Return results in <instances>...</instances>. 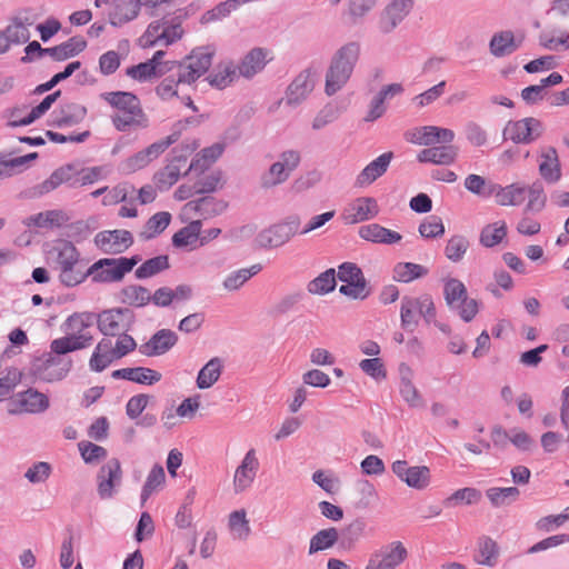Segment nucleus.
<instances>
[{
  "label": "nucleus",
  "instance_id": "f257e3e1",
  "mask_svg": "<svg viewBox=\"0 0 569 569\" xmlns=\"http://www.w3.org/2000/svg\"><path fill=\"white\" fill-rule=\"evenodd\" d=\"M360 43L349 41L332 53L325 74V93L328 97L336 94L348 83L360 59Z\"/></svg>",
  "mask_w": 569,
  "mask_h": 569
},
{
  "label": "nucleus",
  "instance_id": "f03ea898",
  "mask_svg": "<svg viewBox=\"0 0 569 569\" xmlns=\"http://www.w3.org/2000/svg\"><path fill=\"white\" fill-rule=\"evenodd\" d=\"M94 322H97V315L93 312H76L69 316L63 323L67 335L51 341V351L58 356H64L91 346L93 336L87 329Z\"/></svg>",
  "mask_w": 569,
  "mask_h": 569
},
{
  "label": "nucleus",
  "instance_id": "7ed1b4c3",
  "mask_svg": "<svg viewBox=\"0 0 569 569\" xmlns=\"http://www.w3.org/2000/svg\"><path fill=\"white\" fill-rule=\"evenodd\" d=\"M47 259L59 271V279L64 286L74 287L86 280V269L80 253L71 241H54L47 251Z\"/></svg>",
  "mask_w": 569,
  "mask_h": 569
},
{
  "label": "nucleus",
  "instance_id": "20e7f679",
  "mask_svg": "<svg viewBox=\"0 0 569 569\" xmlns=\"http://www.w3.org/2000/svg\"><path fill=\"white\" fill-rule=\"evenodd\" d=\"M100 97L118 110L112 117V123L117 130L136 131L148 127L149 120L136 94L127 91H112L101 93Z\"/></svg>",
  "mask_w": 569,
  "mask_h": 569
},
{
  "label": "nucleus",
  "instance_id": "39448f33",
  "mask_svg": "<svg viewBox=\"0 0 569 569\" xmlns=\"http://www.w3.org/2000/svg\"><path fill=\"white\" fill-rule=\"evenodd\" d=\"M141 261V257L134 254L130 258H103L86 269V279L91 277L93 282L111 283L121 281L134 266Z\"/></svg>",
  "mask_w": 569,
  "mask_h": 569
},
{
  "label": "nucleus",
  "instance_id": "423d86ee",
  "mask_svg": "<svg viewBox=\"0 0 569 569\" xmlns=\"http://www.w3.org/2000/svg\"><path fill=\"white\" fill-rule=\"evenodd\" d=\"M136 348L137 342L130 335H120L114 345L110 338H102L90 358V369L101 372L112 361L123 358Z\"/></svg>",
  "mask_w": 569,
  "mask_h": 569
},
{
  "label": "nucleus",
  "instance_id": "0eeeda50",
  "mask_svg": "<svg viewBox=\"0 0 569 569\" xmlns=\"http://www.w3.org/2000/svg\"><path fill=\"white\" fill-rule=\"evenodd\" d=\"M436 307L429 295L420 297L405 296L400 303V326L407 332H413L419 318L422 317L426 323H431L436 319Z\"/></svg>",
  "mask_w": 569,
  "mask_h": 569
},
{
  "label": "nucleus",
  "instance_id": "6e6552de",
  "mask_svg": "<svg viewBox=\"0 0 569 569\" xmlns=\"http://www.w3.org/2000/svg\"><path fill=\"white\" fill-rule=\"evenodd\" d=\"M214 49L199 47L193 49L183 60L177 61L178 82L190 84L204 74L212 64Z\"/></svg>",
  "mask_w": 569,
  "mask_h": 569
},
{
  "label": "nucleus",
  "instance_id": "1a4fd4ad",
  "mask_svg": "<svg viewBox=\"0 0 569 569\" xmlns=\"http://www.w3.org/2000/svg\"><path fill=\"white\" fill-rule=\"evenodd\" d=\"M443 296L449 308L458 310L466 322H470L479 311L478 301L468 298L467 288L459 279L450 278L445 281Z\"/></svg>",
  "mask_w": 569,
  "mask_h": 569
},
{
  "label": "nucleus",
  "instance_id": "9d476101",
  "mask_svg": "<svg viewBox=\"0 0 569 569\" xmlns=\"http://www.w3.org/2000/svg\"><path fill=\"white\" fill-rule=\"evenodd\" d=\"M72 368V360L53 353L43 355L33 360L30 372L37 379L46 382L60 381L68 376Z\"/></svg>",
  "mask_w": 569,
  "mask_h": 569
},
{
  "label": "nucleus",
  "instance_id": "9b49d317",
  "mask_svg": "<svg viewBox=\"0 0 569 569\" xmlns=\"http://www.w3.org/2000/svg\"><path fill=\"white\" fill-rule=\"evenodd\" d=\"M300 220L298 217H289L284 221L274 223L260 231L256 237V243L261 249H276L284 246L299 232Z\"/></svg>",
  "mask_w": 569,
  "mask_h": 569
},
{
  "label": "nucleus",
  "instance_id": "f8f14e48",
  "mask_svg": "<svg viewBox=\"0 0 569 569\" xmlns=\"http://www.w3.org/2000/svg\"><path fill=\"white\" fill-rule=\"evenodd\" d=\"M134 323V313L129 308L107 309L97 315V325L106 337H119L127 332Z\"/></svg>",
  "mask_w": 569,
  "mask_h": 569
},
{
  "label": "nucleus",
  "instance_id": "ddd939ff",
  "mask_svg": "<svg viewBox=\"0 0 569 569\" xmlns=\"http://www.w3.org/2000/svg\"><path fill=\"white\" fill-rule=\"evenodd\" d=\"M543 124L536 118L509 121L503 129L505 141L532 142L542 137Z\"/></svg>",
  "mask_w": 569,
  "mask_h": 569
},
{
  "label": "nucleus",
  "instance_id": "4468645a",
  "mask_svg": "<svg viewBox=\"0 0 569 569\" xmlns=\"http://www.w3.org/2000/svg\"><path fill=\"white\" fill-rule=\"evenodd\" d=\"M408 551L400 541H393L375 551L365 569H396L407 558Z\"/></svg>",
  "mask_w": 569,
  "mask_h": 569
},
{
  "label": "nucleus",
  "instance_id": "2eb2a0df",
  "mask_svg": "<svg viewBox=\"0 0 569 569\" xmlns=\"http://www.w3.org/2000/svg\"><path fill=\"white\" fill-rule=\"evenodd\" d=\"M391 470L402 482L416 490L426 489L431 481V472L427 466H409L406 460H396Z\"/></svg>",
  "mask_w": 569,
  "mask_h": 569
},
{
  "label": "nucleus",
  "instance_id": "dca6fc26",
  "mask_svg": "<svg viewBox=\"0 0 569 569\" xmlns=\"http://www.w3.org/2000/svg\"><path fill=\"white\" fill-rule=\"evenodd\" d=\"M122 482L121 463L117 458L109 459L97 475V490L101 499H110Z\"/></svg>",
  "mask_w": 569,
  "mask_h": 569
},
{
  "label": "nucleus",
  "instance_id": "f3484780",
  "mask_svg": "<svg viewBox=\"0 0 569 569\" xmlns=\"http://www.w3.org/2000/svg\"><path fill=\"white\" fill-rule=\"evenodd\" d=\"M315 76L310 68L300 71L288 86L282 101L292 108L301 104L315 89Z\"/></svg>",
  "mask_w": 569,
  "mask_h": 569
},
{
  "label": "nucleus",
  "instance_id": "a211bd4d",
  "mask_svg": "<svg viewBox=\"0 0 569 569\" xmlns=\"http://www.w3.org/2000/svg\"><path fill=\"white\" fill-rule=\"evenodd\" d=\"M259 468L260 462L257 451L251 448L244 453L240 465L234 470L232 480L234 493H242L252 486Z\"/></svg>",
  "mask_w": 569,
  "mask_h": 569
},
{
  "label": "nucleus",
  "instance_id": "6ab92c4d",
  "mask_svg": "<svg viewBox=\"0 0 569 569\" xmlns=\"http://www.w3.org/2000/svg\"><path fill=\"white\" fill-rule=\"evenodd\" d=\"M133 243L130 231L123 229L104 230L94 236V244L107 254H119L124 252Z\"/></svg>",
  "mask_w": 569,
  "mask_h": 569
},
{
  "label": "nucleus",
  "instance_id": "aec40b11",
  "mask_svg": "<svg viewBox=\"0 0 569 569\" xmlns=\"http://www.w3.org/2000/svg\"><path fill=\"white\" fill-rule=\"evenodd\" d=\"M76 172V168L73 164H66L58 169H56L48 179L38 183L27 190L23 191V197L27 199H36L40 198L43 194H47L58 187H60L64 182H72L73 174Z\"/></svg>",
  "mask_w": 569,
  "mask_h": 569
},
{
  "label": "nucleus",
  "instance_id": "412c9836",
  "mask_svg": "<svg viewBox=\"0 0 569 569\" xmlns=\"http://www.w3.org/2000/svg\"><path fill=\"white\" fill-rule=\"evenodd\" d=\"M455 138L451 129L437 126L412 128L405 132L407 142H452Z\"/></svg>",
  "mask_w": 569,
  "mask_h": 569
},
{
  "label": "nucleus",
  "instance_id": "4be33fe9",
  "mask_svg": "<svg viewBox=\"0 0 569 569\" xmlns=\"http://www.w3.org/2000/svg\"><path fill=\"white\" fill-rule=\"evenodd\" d=\"M379 213L377 200L371 197H361L349 204L345 213L347 223L355 224L373 219Z\"/></svg>",
  "mask_w": 569,
  "mask_h": 569
},
{
  "label": "nucleus",
  "instance_id": "5701e85b",
  "mask_svg": "<svg viewBox=\"0 0 569 569\" xmlns=\"http://www.w3.org/2000/svg\"><path fill=\"white\" fill-rule=\"evenodd\" d=\"M411 2L403 0H392L383 10L380 18V30L383 33H390L409 14L412 9Z\"/></svg>",
  "mask_w": 569,
  "mask_h": 569
},
{
  "label": "nucleus",
  "instance_id": "b1692460",
  "mask_svg": "<svg viewBox=\"0 0 569 569\" xmlns=\"http://www.w3.org/2000/svg\"><path fill=\"white\" fill-rule=\"evenodd\" d=\"M177 341L178 336L173 331L161 329L139 347V352L147 357L160 356L169 351Z\"/></svg>",
  "mask_w": 569,
  "mask_h": 569
},
{
  "label": "nucleus",
  "instance_id": "393cba45",
  "mask_svg": "<svg viewBox=\"0 0 569 569\" xmlns=\"http://www.w3.org/2000/svg\"><path fill=\"white\" fill-rule=\"evenodd\" d=\"M168 146L169 144H149V147L146 149L122 161L119 169L124 174L136 172L147 167L152 160L157 159L161 153L164 152L166 147Z\"/></svg>",
  "mask_w": 569,
  "mask_h": 569
},
{
  "label": "nucleus",
  "instance_id": "a878e982",
  "mask_svg": "<svg viewBox=\"0 0 569 569\" xmlns=\"http://www.w3.org/2000/svg\"><path fill=\"white\" fill-rule=\"evenodd\" d=\"M458 154L455 144H431L429 148L421 150L417 159L422 163H432L438 166L451 164Z\"/></svg>",
  "mask_w": 569,
  "mask_h": 569
},
{
  "label": "nucleus",
  "instance_id": "bb28decb",
  "mask_svg": "<svg viewBox=\"0 0 569 569\" xmlns=\"http://www.w3.org/2000/svg\"><path fill=\"white\" fill-rule=\"evenodd\" d=\"M527 187L520 183H511L501 187L497 183L489 184V193L496 198V202L500 206H520L526 199Z\"/></svg>",
  "mask_w": 569,
  "mask_h": 569
},
{
  "label": "nucleus",
  "instance_id": "cd10ccee",
  "mask_svg": "<svg viewBox=\"0 0 569 569\" xmlns=\"http://www.w3.org/2000/svg\"><path fill=\"white\" fill-rule=\"evenodd\" d=\"M17 403L19 410H10V413L27 412L40 413L49 408L48 397L36 389L29 388L17 395Z\"/></svg>",
  "mask_w": 569,
  "mask_h": 569
},
{
  "label": "nucleus",
  "instance_id": "c85d7f7f",
  "mask_svg": "<svg viewBox=\"0 0 569 569\" xmlns=\"http://www.w3.org/2000/svg\"><path fill=\"white\" fill-rule=\"evenodd\" d=\"M140 12L138 0H113L109 13V22L113 27H121L134 20Z\"/></svg>",
  "mask_w": 569,
  "mask_h": 569
},
{
  "label": "nucleus",
  "instance_id": "c756f323",
  "mask_svg": "<svg viewBox=\"0 0 569 569\" xmlns=\"http://www.w3.org/2000/svg\"><path fill=\"white\" fill-rule=\"evenodd\" d=\"M392 157V152H385L380 154L377 159L368 163L363 168V170L358 174L356 184L358 187L369 186L378 178H380L387 171Z\"/></svg>",
  "mask_w": 569,
  "mask_h": 569
},
{
  "label": "nucleus",
  "instance_id": "7c9ffc66",
  "mask_svg": "<svg viewBox=\"0 0 569 569\" xmlns=\"http://www.w3.org/2000/svg\"><path fill=\"white\" fill-rule=\"evenodd\" d=\"M359 236L363 240L383 244L397 243L402 239L399 232L387 229L378 223L360 227Z\"/></svg>",
  "mask_w": 569,
  "mask_h": 569
},
{
  "label": "nucleus",
  "instance_id": "2f4dec72",
  "mask_svg": "<svg viewBox=\"0 0 569 569\" xmlns=\"http://www.w3.org/2000/svg\"><path fill=\"white\" fill-rule=\"evenodd\" d=\"M37 152H31L24 156H12L0 153V179L3 177H11L20 173L30 167V163L38 159Z\"/></svg>",
  "mask_w": 569,
  "mask_h": 569
},
{
  "label": "nucleus",
  "instance_id": "473e14b6",
  "mask_svg": "<svg viewBox=\"0 0 569 569\" xmlns=\"http://www.w3.org/2000/svg\"><path fill=\"white\" fill-rule=\"evenodd\" d=\"M400 371V386L399 391L402 399L411 407V408H420L423 406V400L421 395L412 383V371L406 366L401 365L399 368Z\"/></svg>",
  "mask_w": 569,
  "mask_h": 569
},
{
  "label": "nucleus",
  "instance_id": "72a5a7b5",
  "mask_svg": "<svg viewBox=\"0 0 569 569\" xmlns=\"http://www.w3.org/2000/svg\"><path fill=\"white\" fill-rule=\"evenodd\" d=\"M69 221V216L63 210H47L37 214L30 216L24 220L28 227L38 228H59Z\"/></svg>",
  "mask_w": 569,
  "mask_h": 569
},
{
  "label": "nucleus",
  "instance_id": "f704fd0d",
  "mask_svg": "<svg viewBox=\"0 0 569 569\" xmlns=\"http://www.w3.org/2000/svg\"><path fill=\"white\" fill-rule=\"evenodd\" d=\"M86 48L87 41L80 36H74L56 47L49 48V57L54 61H64L78 56Z\"/></svg>",
  "mask_w": 569,
  "mask_h": 569
},
{
  "label": "nucleus",
  "instance_id": "c9c22d12",
  "mask_svg": "<svg viewBox=\"0 0 569 569\" xmlns=\"http://www.w3.org/2000/svg\"><path fill=\"white\" fill-rule=\"evenodd\" d=\"M367 523L363 519L357 518L345 526L340 532L339 547L350 551L355 549L360 539L365 536Z\"/></svg>",
  "mask_w": 569,
  "mask_h": 569
},
{
  "label": "nucleus",
  "instance_id": "e433bc0d",
  "mask_svg": "<svg viewBox=\"0 0 569 569\" xmlns=\"http://www.w3.org/2000/svg\"><path fill=\"white\" fill-rule=\"evenodd\" d=\"M521 40L516 42L513 32L500 31L492 36L489 42L490 53L497 58L509 56L520 47Z\"/></svg>",
  "mask_w": 569,
  "mask_h": 569
},
{
  "label": "nucleus",
  "instance_id": "4c0bfd02",
  "mask_svg": "<svg viewBox=\"0 0 569 569\" xmlns=\"http://www.w3.org/2000/svg\"><path fill=\"white\" fill-rule=\"evenodd\" d=\"M539 172L546 181L551 183H555L560 179V163L555 148L548 147L542 150Z\"/></svg>",
  "mask_w": 569,
  "mask_h": 569
},
{
  "label": "nucleus",
  "instance_id": "58836bf2",
  "mask_svg": "<svg viewBox=\"0 0 569 569\" xmlns=\"http://www.w3.org/2000/svg\"><path fill=\"white\" fill-rule=\"evenodd\" d=\"M223 152V144H211L202 149L189 163L184 174L188 172L201 173L207 170Z\"/></svg>",
  "mask_w": 569,
  "mask_h": 569
},
{
  "label": "nucleus",
  "instance_id": "ea45409f",
  "mask_svg": "<svg viewBox=\"0 0 569 569\" xmlns=\"http://www.w3.org/2000/svg\"><path fill=\"white\" fill-rule=\"evenodd\" d=\"M340 532L335 527H329L316 532L309 541V555H315L320 551L328 550L335 545L339 543Z\"/></svg>",
  "mask_w": 569,
  "mask_h": 569
},
{
  "label": "nucleus",
  "instance_id": "a19ab883",
  "mask_svg": "<svg viewBox=\"0 0 569 569\" xmlns=\"http://www.w3.org/2000/svg\"><path fill=\"white\" fill-rule=\"evenodd\" d=\"M222 204L217 201L213 197H202L194 201H189L184 204L183 211L188 214H197L202 218H209L220 213Z\"/></svg>",
  "mask_w": 569,
  "mask_h": 569
},
{
  "label": "nucleus",
  "instance_id": "79ce46f5",
  "mask_svg": "<svg viewBox=\"0 0 569 569\" xmlns=\"http://www.w3.org/2000/svg\"><path fill=\"white\" fill-rule=\"evenodd\" d=\"M223 368V360L219 357L210 359L199 371L197 377V387L208 389L212 387L220 378Z\"/></svg>",
  "mask_w": 569,
  "mask_h": 569
},
{
  "label": "nucleus",
  "instance_id": "37998d69",
  "mask_svg": "<svg viewBox=\"0 0 569 569\" xmlns=\"http://www.w3.org/2000/svg\"><path fill=\"white\" fill-rule=\"evenodd\" d=\"M266 66V52L261 48L250 50L238 66L239 73L244 78H251Z\"/></svg>",
  "mask_w": 569,
  "mask_h": 569
},
{
  "label": "nucleus",
  "instance_id": "c03bdc74",
  "mask_svg": "<svg viewBox=\"0 0 569 569\" xmlns=\"http://www.w3.org/2000/svg\"><path fill=\"white\" fill-rule=\"evenodd\" d=\"M499 557V546L490 537L483 536L478 540V557L475 561L479 565L493 567Z\"/></svg>",
  "mask_w": 569,
  "mask_h": 569
},
{
  "label": "nucleus",
  "instance_id": "a18cd8bd",
  "mask_svg": "<svg viewBox=\"0 0 569 569\" xmlns=\"http://www.w3.org/2000/svg\"><path fill=\"white\" fill-rule=\"evenodd\" d=\"M171 221V214L167 211L154 213L148 219L143 229L140 231L139 237L142 240H150L162 233Z\"/></svg>",
  "mask_w": 569,
  "mask_h": 569
},
{
  "label": "nucleus",
  "instance_id": "49530a36",
  "mask_svg": "<svg viewBox=\"0 0 569 569\" xmlns=\"http://www.w3.org/2000/svg\"><path fill=\"white\" fill-rule=\"evenodd\" d=\"M486 496L495 508L510 506L520 497V490L517 487H492L486 491Z\"/></svg>",
  "mask_w": 569,
  "mask_h": 569
},
{
  "label": "nucleus",
  "instance_id": "de8ad7c7",
  "mask_svg": "<svg viewBox=\"0 0 569 569\" xmlns=\"http://www.w3.org/2000/svg\"><path fill=\"white\" fill-rule=\"evenodd\" d=\"M228 527L236 540H247L251 533L249 520L247 519V512L244 509L232 511L229 515Z\"/></svg>",
  "mask_w": 569,
  "mask_h": 569
},
{
  "label": "nucleus",
  "instance_id": "09e8293b",
  "mask_svg": "<svg viewBox=\"0 0 569 569\" xmlns=\"http://www.w3.org/2000/svg\"><path fill=\"white\" fill-rule=\"evenodd\" d=\"M262 269L260 263L252 264L249 268H242L230 272L223 280V288L228 291L240 289L250 278L256 276Z\"/></svg>",
  "mask_w": 569,
  "mask_h": 569
},
{
  "label": "nucleus",
  "instance_id": "8fccbe9b",
  "mask_svg": "<svg viewBox=\"0 0 569 569\" xmlns=\"http://www.w3.org/2000/svg\"><path fill=\"white\" fill-rule=\"evenodd\" d=\"M378 0H348L346 16L351 24L361 23L376 7Z\"/></svg>",
  "mask_w": 569,
  "mask_h": 569
},
{
  "label": "nucleus",
  "instance_id": "3c124183",
  "mask_svg": "<svg viewBox=\"0 0 569 569\" xmlns=\"http://www.w3.org/2000/svg\"><path fill=\"white\" fill-rule=\"evenodd\" d=\"M169 268H170L169 257L166 254H160V256L153 257L151 259H148L143 263H141L136 269L134 276L138 279H147V278H151Z\"/></svg>",
  "mask_w": 569,
  "mask_h": 569
},
{
  "label": "nucleus",
  "instance_id": "603ef678",
  "mask_svg": "<svg viewBox=\"0 0 569 569\" xmlns=\"http://www.w3.org/2000/svg\"><path fill=\"white\" fill-rule=\"evenodd\" d=\"M121 300L129 306L144 307L150 302L151 293L146 287L130 284L121 289Z\"/></svg>",
  "mask_w": 569,
  "mask_h": 569
},
{
  "label": "nucleus",
  "instance_id": "864d4df0",
  "mask_svg": "<svg viewBox=\"0 0 569 569\" xmlns=\"http://www.w3.org/2000/svg\"><path fill=\"white\" fill-rule=\"evenodd\" d=\"M481 491L477 488L466 487L456 490L452 495L443 500V505L447 508H452L458 505H475L481 500Z\"/></svg>",
  "mask_w": 569,
  "mask_h": 569
},
{
  "label": "nucleus",
  "instance_id": "5fc2aeb1",
  "mask_svg": "<svg viewBox=\"0 0 569 569\" xmlns=\"http://www.w3.org/2000/svg\"><path fill=\"white\" fill-rule=\"evenodd\" d=\"M395 279L400 282H411L428 274V269L413 262H400L395 269Z\"/></svg>",
  "mask_w": 569,
  "mask_h": 569
},
{
  "label": "nucleus",
  "instance_id": "6e6d98bb",
  "mask_svg": "<svg viewBox=\"0 0 569 569\" xmlns=\"http://www.w3.org/2000/svg\"><path fill=\"white\" fill-rule=\"evenodd\" d=\"M308 291L311 295H327L336 288V271L330 268L320 273L308 283Z\"/></svg>",
  "mask_w": 569,
  "mask_h": 569
},
{
  "label": "nucleus",
  "instance_id": "4d7b16f0",
  "mask_svg": "<svg viewBox=\"0 0 569 569\" xmlns=\"http://www.w3.org/2000/svg\"><path fill=\"white\" fill-rule=\"evenodd\" d=\"M507 236V224L505 221H498L486 226L480 233V243L487 248L500 243Z\"/></svg>",
  "mask_w": 569,
  "mask_h": 569
},
{
  "label": "nucleus",
  "instance_id": "13d9d810",
  "mask_svg": "<svg viewBox=\"0 0 569 569\" xmlns=\"http://www.w3.org/2000/svg\"><path fill=\"white\" fill-rule=\"evenodd\" d=\"M528 203L525 207V213L540 212L547 203V196L540 181L533 182L527 188Z\"/></svg>",
  "mask_w": 569,
  "mask_h": 569
},
{
  "label": "nucleus",
  "instance_id": "bf43d9fd",
  "mask_svg": "<svg viewBox=\"0 0 569 569\" xmlns=\"http://www.w3.org/2000/svg\"><path fill=\"white\" fill-rule=\"evenodd\" d=\"M86 112V108L79 103H67L61 108L54 121L59 127L78 123L84 118Z\"/></svg>",
  "mask_w": 569,
  "mask_h": 569
},
{
  "label": "nucleus",
  "instance_id": "052dcab7",
  "mask_svg": "<svg viewBox=\"0 0 569 569\" xmlns=\"http://www.w3.org/2000/svg\"><path fill=\"white\" fill-rule=\"evenodd\" d=\"M290 174L291 173L283 168V164H280L278 161H276L270 166L268 171L261 174L260 187L264 190L273 188L283 183L290 177Z\"/></svg>",
  "mask_w": 569,
  "mask_h": 569
},
{
  "label": "nucleus",
  "instance_id": "680f3d73",
  "mask_svg": "<svg viewBox=\"0 0 569 569\" xmlns=\"http://www.w3.org/2000/svg\"><path fill=\"white\" fill-rule=\"evenodd\" d=\"M200 231V220L192 221L173 234L172 244L177 248L190 246L198 240Z\"/></svg>",
  "mask_w": 569,
  "mask_h": 569
},
{
  "label": "nucleus",
  "instance_id": "e2e57ef3",
  "mask_svg": "<svg viewBox=\"0 0 569 569\" xmlns=\"http://www.w3.org/2000/svg\"><path fill=\"white\" fill-rule=\"evenodd\" d=\"M166 480L164 469L161 465H154L150 470L141 492L142 503L161 486Z\"/></svg>",
  "mask_w": 569,
  "mask_h": 569
},
{
  "label": "nucleus",
  "instance_id": "0e129e2a",
  "mask_svg": "<svg viewBox=\"0 0 569 569\" xmlns=\"http://www.w3.org/2000/svg\"><path fill=\"white\" fill-rule=\"evenodd\" d=\"M61 91L57 90L51 94H48L38 106L33 107L27 114L24 119H14L13 123H22V124H30L34 120L39 119L41 116H43L51 106L57 101V99L60 97Z\"/></svg>",
  "mask_w": 569,
  "mask_h": 569
},
{
  "label": "nucleus",
  "instance_id": "69168bd1",
  "mask_svg": "<svg viewBox=\"0 0 569 569\" xmlns=\"http://www.w3.org/2000/svg\"><path fill=\"white\" fill-rule=\"evenodd\" d=\"M126 74L139 82H146L152 78H159L163 76L158 73V69L153 63L150 62V60L129 67L126 70Z\"/></svg>",
  "mask_w": 569,
  "mask_h": 569
},
{
  "label": "nucleus",
  "instance_id": "338daca9",
  "mask_svg": "<svg viewBox=\"0 0 569 569\" xmlns=\"http://www.w3.org/2000/svg\"><path fill=\"white\" fill-rule=\"evenodd\" d=\"M469 248V241L466 237L457 234L451 237L445 248L446 257L452 261H460Z\"/></svg>",
  "mask_w": 569,
  "mask_h": 569
},
{
  "label": "nucleus",
  "instance_id": "774afa93",
  "mask_svg": "<svg viewBox=\"0 0 569 569\" xmlns=\"http://www.w3.org/2000/svg\"><path fill=\"white\" fill-rule=\"evenodd\" d=\"M162 376L159 371L146 368V367H134L130 368V377L129 381L140 383V385H154L161 380Z\"/></svg>",
  "mask_w": 569,
  "mask_h": 569
}]
</instances>
